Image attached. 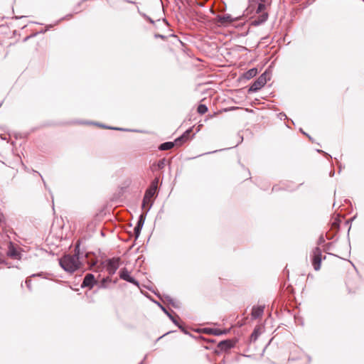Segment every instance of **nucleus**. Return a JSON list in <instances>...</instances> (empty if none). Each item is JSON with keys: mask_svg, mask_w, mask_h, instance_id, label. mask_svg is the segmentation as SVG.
I'll return each mask as SVG.
<instances>
[{"mask_svg": "<svg viewBox=\"0 0 364 364\" xmlns=\"http://www.w3.org/2000/svg\"><path fill=\"white\" fill-rule=\"evenodd\" d=\"M59 264L65 272L73 273L80 267L81 262L72 255H65L59 259Z\"/></svg>", "mask_w": 364, "mask_h": 364, "instance_id": "f257e3e1", "label": "nucleus"}, {"mask_svg": "<svg viewBox=\"0 0 364 364\" xmlns=\"http://www.w3.org/2000/svg\"><path fill=\"white\" fill-rule=\"evenodd\" d=\"M259 335H260V332H259V328H255L250 335V342H255L257 340Z\"/></svg>", "mask_w": 364, "mask_h": 364, "instance_id": "a211bd4d", "label": "nucleus"}, {"mask_svg": "<svg viewBox=\"0 0 364 364\" xmlns=\"http://www.w3.org/2000/svg\"><path fill=\"white\" fill-rule=\"evenodd\" d=\"M334 174H335V172H334V171H333V170H331V171H330V173H329V176H330L331 177H333V176H334Z\"/></svg>", "mask_w": 364, "mask_h": 364, "instance_id": "37998d69", "label": "nucleus"}, {"mask_svg": "<svg viewBox=\"0 0 364 364\" xmlns=\"http://www.w3.org/2000/svg\"><path fill=\"white\" fill-rule=\"evenodd\" d=\"M119 277L120 279L131 283L136 287H139V282L134 279L133 277H132L127 270V268L124 267L120 269L119 271Z\"/></svg>", "mask_w": 364, "mask_h": 364, "instance_id": "0eeeda50", "label": "nucleus"}, {"mask_svg": "<svg viewBox=\"0 0 364 364\" xmlns=\"http://www.w3.org/2000/svg\"><path fill=\"white\" fill-rule=\"evenodd\" d=\"M23 16H21V17H18V16H15V18L18 19V18H23Z\"/></svg>", "mask_w": 364, "mask_h": 364, "instance_id": "4d7b16f0", "label": "nucleus"}, {"mask_svg": "<svg viewBox=\"0 0 364 364\" xmlns=\"http://www.w3.org/2000/svg\"><path fill=\"white\" fill-rule=\"evenodd\" d=\"M1 105V103L0 104V106Z\"/></svg>", "mask_w": 364, "mask_h": 364, "instance_id": "69168bd1", "label": "nucleus"}, {"mask_svg": "<svg viewBox=\"0 0 364 364\" xmlns=\"http://www.w3.org/2000/svg\"><path fill=\"white\" fill-rule=\"evenodd\" d=\"M257 74V69L255 68H251L247 72H245L243 75L244 77L247 80H250Z\"/></svg>", "mask_w": 364, "mask_h": 364, "instance_id": "f3484780", "label": "nucleus"}, {"mask_svg": "<svg viewBox=\"0 0 364 364\" xmlns=\"http://www.w3.org/2000/svg\"><path fill=\"white\" fill-rule=\"evenodd\" d=\"M5 220L4 215L3 213H0V222H4Z\"/></svg>", "mask_w": 364, "mask_h": 364, "instance_id": "58836bf2", "label": "nucleus"}, {"mask_svg": "<svg viewBox=\"0 0 364 364\" xmlns=\"http://www.w3.org/2000/svg\"><path fill=\"white\" fill-rule=\"evenodd\" d=\"M73 15L72 14H68L66 16H65L64 17L61 18L60 19H59L58 21H57L55 23V25H57L61 21H63V20H68L70 19V18H72Z\"/></svg>", "mask_w": 364, "mask_h": 364, "instance_id": "bb28decb", "label": "nucleus"}, {"mask_svg": "<svg viewBox=\"0 0 364 364\" xmlns=\"http://www.w3.org/2000/svg\"><path fill=\"white\" fill-rule=\"evenodd\" d=\"M176 145L174 141H166L161 144L159 146V149L161 151H166L172 149Z\"/></svg>", "mask_w": 364, "mask_h": 364, "instance_id": "dca6fc26", "label": "nucleus"}, {"mask_svg": "<svg viewBox=\"0 0 364 364\" xmlns=\"http://www.w3.org/2000/svg\"><path fill=\"white\" fill-rule=\"evenodd\" d=\"M208 332L215 336H221L223 335V331L219 328H210Z\"/></svg>", "mask_w": 364, "mask_h": 364, "instance_id": "5701e85b", "label": "nucleus"}, {"mask_svg": "<svg viewBox=\"0 0 364 364\" xmlns=\"http://www.w3.org/2000/svg\"><path fill=\"white\" fill-rule=\"evenodd\" d=\"M54 26H55V24L47 25L46 27V30L48 31L50 28H53Z\"/></svg>", "mask_w": 364, "mask_h": 364, "instance_id": "4c0bfd02", "label": "nucleus"}, {"mask_svg": "<svg viewBox=\"0 0 364 364\" xmlns=\"http://www.w3.org/2000/svg\"><path fill=\"white\" fill-rule=\"evenodd\" d=\"M166 165V159H162L158 161L157 166L159 169H162L165 167Z\"/></svg>", "mask_w": 364, "mask_h": 364, "instance_id": "a878e982", "label": "nucleus"}, {"mask_svg": "<svg viewBox=\"0 0 364 364\" xmlns=\"http://www.w3.org/2000/svg\"><path fill=\"white\" fill-rule=\"evenodd\" d=\"M159 183V178H156L151 183L149 188L155 189L157 191Z\"/></svg>", "mask_w": 364, "mask_h": 364, "instance_id": "393cba45", "label": "nucleus"}, {"mask_svg": "<svg viewBox=\"0 0 364 364\" xmlns=\"http://www.w3.org/2000/svg\"><path fill=\"white\" fill-rule=\"evenodd\" d=\"M341 220L336 218L331 223V230L335 231V233L338 231L340 228Z\"/></svg>", "mask_w": 364, "mask_h": 364, "instance_id": "6ab92c4d", "label": "nucleus"}, {"mask_svg": "<svg viewBox=\"0 0 364 364\" xmlns=\"http://www.w3.org/2000/svg\"><path fill=\"white\" fill-rule=\"evenodd\" d=\"M349 223H350L349 220H346V224H348Z\"/></svg>", "mask_w": 364, "mask_h": 364, "instance_id": "e2e57ef3", "label": "nucleus"}, {"mask_svg": "<svg viewBox=\"0 0 364 364\" xmlns=\"http://www.w3.org/2000/svg\"><path fill=\"white\" fill-rule=\"evenodd\" d=\"M274 190H276L275 186H274V187L272 188V191H274Z\"/></svg>", "mask_w": 364, "mask_h": 364, "instance_id": "680f3d73", "label": "nucleus"}, {"mask_svg": "<svg viewBox=\"0 0 364 364\" xmlns=\"http://www.w3.org/2000/svg\"><path fill=\"white\" fill-rule=\"evenodd\" d=\"M80 243L77 242L75 247V252L72 255L73 257H78L80 259Z\"/></svg>", "mask_w": 364, "mask_h": 364, "instance_id": "4be33fe9", "label": "nucleus"}, {"mask_svg": "<svg viewBox=\"0 0 364 364\" xmlns=\"http://www.w3.org/2000/svg\"><path fill=\"white\" fill-rule=\"evenodd\" d=\"M272 73L266 70L249 87L248 92H256L260 90L271 78Z\"/></svg>", "mask_w": 364, "mask_h": 364, "instance_id": "f03ea898", "label": "nucleus"}, {"mask_svg": "<svg viewBox=\"0 0 364 364\" xmlns=\"http://www.w3.org/2000/svg\"><path fill=\"white\" fill-rule=\"evenodd\" d=\"M268 18L267 13H262L260 15H259L255 20L252 21V25L255 26H259L264 23Z\"/></svg>", "mask_w": 364, "mask_h": 364, "instance_id": "4468645a", "label": "nucleus"}, {"mask_svg": "<svg viewBox=\"0 0 364 364\" xmlns=\"http://www.w3.org/2000/svg\"><path fill=\"white\" fill-rule=\"evenodd\" d=\"M216 151H209V152L205 153V154H212V153H215Z\"/></svg>", "mask_w": 364, "mask_h": 364, "instance_id": "8fccbe9b", "label": "nucleus"}, {"mask_svg": "<svg viewBox=\"0 0 364 364\" xmlns=\"http://www.w3.org/2000/svg\"><path fill=\"white\" fill-rule=\"evenodd\" d=\"M162 310V311L170 318V320L175 324L178 325V321L172 316V314L159 301H154Z\"/></svg>", "mask_w": 364, "mask_h": 364, "instance_id": "2eb2a0df", "label": "nucleus"}, {"mask_svg": "<svg viewBox=\"0 0 364 364\" xmlns=\"http://www.w3.org/2000/svg\"><path fill=\"white\" fill-rule=\"evenodd\" d=\"M139 14L145 18L146 19L147 21H149L152 24H155L156 21H154V20H152L149 16H148L146 14H144V13H141L139 12Z\"/></svg>", "mask_w": 364, "mask_h": 364, "instance_id": "cd10ccee", "label": "nucleus"}, {"mask_svg": "<svg viewBox=\"0 0 364 364\" xmlns=\"http://www.w3.org/2000/svg\"><path fill=\"white\" fill-rule=\"evenodd\" d=\"M151 204L148 207V208H146V211H144V213H142L139 217V219H138V221L136 223V226L134 227V236H135V239L136 240L139 235H140V233H141V229L143 228V225L144 224V221H145V219H146V215H147V213L149 211V210L151 209Z\"/></svg>", "mask_w": 364, "mask_h": 364, "instance_id": "20e7f679", "label": "nucleus"}, {"mask_svg": "<svg viewBox=\"0 0 364 364\" xmlns=\"http://www.w3.org/2000/svg\"><path fill=\"white\" fill-rule=\"evenodd\" d=\"M171 305L173 308H178V304H177L175 301H173V304H171Z\"/></svg>", "mask_w": 364, "mask_h": 364, "instance_id": "79ce46f5", "label": "nucleus"}, {"mask_svg": "<svg viewBox=\"0 0 364 364\" xmlns=\"http://www.w3.org/2000/svg\"><path fill=\"white\" fill-rule=\"evenodd\" d=\"M300 131L301 132V133H302L303 134H304V135H306V136H307V135H308V134H306V132H304L302 130V129H300Z\"/></svg>", "mask_w": 364, "mask_h": 364, "instance_id": "09e8293b", "label": "nucleus"}, {"mask_svg": "<svg viewBox=\"0 0 364 364\" xmlns=\"http://www.w3.org/2000/svg\"><path fill=\"white\" fill-rule=\"evenodd\" d=\"M31 36H27L24 38V41H26Z\"/></svg>", "mask_w": 364, "mask_h": 364, "instance_id": "5fc2aeb1", "label": "nucleus"}, {"mask_svg": "<svg viewBox=\"0 0 364 364\" xmlns=\"http://www.w3.org/2000/svg\"><path fill=\"white\" fill-rule=\"evenodd\" d=\"M127 1V2H129V3H131V4H134V1H132V0Z\"/></svg>", "mask_w": 364, "mask_h": 364, "instance_id": "6e6d98bb", "label": "nucleus"}, {"mask_svg": "<svg viewBox=\"0 0 364 364\" xmlns=\"http://www.w3.org/2000/svg\"><path fill=\"white\" fill-rule=\"evenodd\" d=\"M117 282V279H116L115 280H114V284H116Z\"/></svg>", "mask_w": 364, "mask_h": 364, "instance_id": "052dcab7", "label": "nucleus"}, {"mask_svg": "<svg viewBox=\"0 0 364 364\" xmlns=\"http://www.w3.org/2000/svg\"><path fill=\"white\" fill-rule=\"evenodd\" d=\"M0 264H7L6 261L4 259L3 254L0 252Z\"/></svg>", "mask_w": 364, "mask_h": 364, "instance_id": "f704fd0d", "label": "nucleus"}, {"mask_svg": "<svg viewBox=\"0 0 364 364\" xmlns=\"http://www.w3.org/2000/svg\"><path fill=\"white\" fill-rule=\"evenodd\" d=\"M306 136H308L310 140H312V138L309 134Z\"/></svg>", "mask_w": 364, "mask_h": 364, "instance_id": "bf43d9fd", "label": "nucleus"}, {"mask_svg": "<svg viewBox=\"0 0 364 364\" xmlns=\"http://www.w3.org/2000/svg\"><path fill=\"white\" fill-rule=\"evenodd\" d=\"M178 328L183 332L185 334H188V332L187 331V330L185 328L184 326H183L182 325H181L178 322V325H176Z\"/></svg>", "mask_w": 364, "mask_h": 364, "instance_id": "c756f323", "label": "nucleus"}, {"mask_svg": "<svg viewBox=\"0 0 364 364\" xmlns=\"http://www.w3.org/2000/svg\"><path fill=\"white\" fill-rule=\"evenodd\" d=\"M26 284V287L28 289L29 291H31L32 289H31V280L29 279H27L25 282Z\"/></svg>", "mask_w": 364, "mask_h": 364, "instance_id": "7c9ffc66", "label": "nucleus"}, {"mask_svg": "<svg viewBox=\"0 0 364 364\" xmlns=\"http://www.w3.org/2000/svg\"><path fill=\"white\" fill-rule=\"evenodd\" d=\"M306 136H308L310 140H312V138L309 134Z\"/></svg>", "mask_w": 364, "mask_h": 364, "instance_id": "13d9d810", "label": "nucleus"}, {"mask_svg": "<svg viewBox=\"0 0 364 364\" xmlns=\"http://www.w3.org/2000/svg\"><path fill=\"white\" fill-rule=\"evenodd\" d=\"M121 259L120 257H112L107 259L105 261L106 263V269L108 274L112 276L115 274L117 269L120 266Z\"/></svg>", "mask_w": 364, "mask_h": 364, "instance_id": "7ed1b4c3", "label": "nucleus"}, {"mask_svg": "<svg viewBox=\"0 0 364 364\" xmlns=\"http://www.w3.org/2000/svg\"><path fill=\"white\" fill-rule=\"evenodd\" d=\"M7 255L13 259H20L21 253L17 250V249L14 247L13 243L10 242L9 246V250L7 252Z\"/></svg>", "mask_w": 364, "mask_h": 364, "instance_id": "f8f14e48", "label": "nucleus"}, {"mask_svg": "<svg viewBox=\"0 0 364 364\" xmlns=\"http://www.w3.org/2000/svg\"><path fill=\"white\" fill-rule=\"evenodd\" d=\"M341 168H342L341 164H339V171H338L339 173L341 171Z\"/></svg>", "mask_w": 364, "mask_h": 364, "instance_id": "603ef678", "label": "nucleus"}, {"mask_svg": "<svg viewBox=\"0 0 364 364\" xmlns=\"http://www.w3.org/2000/svg\"><path fill=\"white\" fill-rule=\"evenodd\" d=\"M111 282H112V279L110 278V277H105L101 280L99 287L105 289L107 287V283Z\"/></svg>", "mask_w": 364, "mask_h": 364, "instance_id": "412c9836", "label": "nucleus"}, {"mask_svg": "<svg viewBox=\"0 0 364 364\" xmlns=\"http://www.w3.org/2000/svg\"><path fill=\"white\" fill-rule=\"evenodd\" d=\"M324 242H325V240H324L323 237L322 235H321L317 242L318 245H321L323 243H324Z\"/></svg>", "mask_w": 364, "mask_h": 364, "instance_id": "c9c22d12", "label": "nucleus"}, {"mask_svg": "<svg viewBox=\"0 0 364 364\" xmlns=\"http://www.w3.org/2000/svg\"><path fill=\"white\" fill-rule=\"evenodd\" d=\"M197 112L200 114H204L208 112V107L205 105L200 104L198 106Z\"/></svg>", "mask_w": 364, "mask_h": 364, "instance_id": "aec40b11", "label": "nucleus"}, {"mask_svg": "<svg viewBox=\"0 0 364 364\" xmlns=\"http://www.w3.org/2000/svg\"><path fill=\"white\" fill-rule=\"evenodd\" d=\"M154 38H161L163 40H166V36L161 35V34H159V33L154 34Z\"/></svg>", "mask_w": 364, "mask_h": 364, "instance_id": "72a5a7b5", "label": "nucleus"}, {"mask_svg": "<svg viewBox=\"0 0 364 364\" xmlns=\"http://www.w3.org/2000/svg\"><path fill=\"white\" fill-rule=\"evenodd\" d=\"M235 346V342L231 340L227 339L223 340L218 343V348H219L223 351H227L230 348H233Z\"/></svg>", "mask_w": 364, "mask_h": 364, "instance_id": "9b49d317", "label": "nucleus"}, {"mask_svg": "<svg viewBox=\"0 0 364 364\" xmlns=\"http://www.w3.org/2000/svg\"><path fill=\"white\" fill-rule=\"evenodd\" d=\"M95 124L99 126V127H103V128H106V129H115V130H120V131H125L126 129H122V128H117V127H108V126H106V125H104V124H99V123H95Z\"/></svg>", "mask_w": 364, "mask_h": 364, "instance_id": "b1692460", "label": "nucleus"}, {"mask_svg": "<svg viewBox=\"0 0 364 364\" xmlns=\"http://www.w3.org/2000/svg\"><path fill=\"white\" fill-rule=\"evenodd\" d=\"M322 254H321V250L316 247H315L312 251V264L314 266V269L316 271H318L321 268V263L322 260Z\"/></svg>", "mask_w": 364, "mask_h": 364, "instance_id": "39448f33", "label": "nucleus"}, {"mask_svg": "<svg viewBox=\"0 0 364 364\" xmlns=\"http://www.w3.org/2000/svg\"><path fill=\"white\" fill-rule=\"evenodd\" d=\"M166 299L169 304H172L174 301L173 299H172L170 296H166Z\"/></svg>", "mask_w": 364, "mask_h": 364, "instance_id": "e433bc0d", "label": "nucleus"}, {"mask_svg": "<svg viewBox=\"0 0 364 364\" xmlns=\"http://www.w3.org/2000/svg\"><path fill=\"white\" fill-rule=\"evenodd\" d=\"M237 18H233L229 14H225L224 15H218L217 16V21L222 25H227L235 21H237Z\"/></svg>", "mask_w": 364, "mask_h": 364, "instance_id": "1a4fd4ad", "label": "nucleus"}, {"mask_svg": "<svg viewBox=\"0 0 364 364\" xmlns=\"http://www.w3.org/2000/svg\"><path fill=\"white\" fill-rule=\"evenodd\" d=\"M264 8H265L264 4H263L262 3L259 4L257 6V13H258V14L262 13L264 11Z\"/></svg>", "mask_w": 364, "mask_h": 364, "instance_id": "c85d7f7f", "label": "nucleus"}, {"mask_svg": "<svg viewBox=\"0 0 364 364\" xmlns=\"http://www.w3.org/2000/svg\"><path fill=\"white\" fill-rule=\"evenodd\" d=\"M331 243H328V244H327V246H328L327 249H328H328H330V247H329V246H331Z\"/></svg>", "mask_w": 364, "mask_h": 364, "instance_id": "864d4df0", "label": "nucleus"}, {"mask_svg": "<svg viewBox=\"0 0 364 364\" xmlns=\"http://www.w3.org/2000/svg\"><path fill=\"white\" fill-rule=\"evenodd\" d=\"M279 117H280V118H281V119H282V117H285V118H287L286 114H285L284 113H283V112L279 113Z\"/></svg>", "mask_w": 364, "mask_h": 364, "instance_id": "a19ab883", "label": "nucleus"}, {"mask_svg": "<svg viewBox=\"0 0 364 364\" xmlns=\"http://www.w3.org/2000/svg\"><path fill=\"white\" fill-rule=\"evenodd\" d=\"M162 22H163L164 23H165L166 25H168V22H167V21H166V18H164V19H163V21H162Z\"/></svg>", "mask_w": 364, "mask_h": 364, "instance_id": "49530a36", "label": "nucleus"}, {"mask_svg": "<svg viewBox=\"0 0 364 364\" xmlns=\"http://www.w3.org/2000/svg\"><path fill=\"white\" fill-rule=\"evenodd\" d=\"M38 174L41 176V178H43L42 176L40 173H38ZM42 180H43V182L45 188H47V185H46V183L45 182V181L43 180V178H42Z\"/></svg>", "mask_w": 364, "mask_h": 364, "instance_id": "a18cd8bd", "label": "nucleus"}, {"mask_svg": "<svg viewBox=\"0 0 364 364\" xmlns=\"http://www.w3.org/2000/svg\"><path fill=\"white\" fill-rule=\"evenodd\" d=\"M264 306H255L252 309V317L255 319L261 317L263 314Z\"/></svg>", "mask_w": 364, "mask_h": 364, "instance_id": "ddd939ff", "label": "nucleus"}, {"mask_svg": "<svg viewBox=\"0 0 364 364\" xmlns=\"http://www.w3.org/2000/svg\"><path fill=\"white\" fill-rule=\"evenodd\" d=\"M222 331H223V335L227 334L229 332V330H228V329H225V330H222Z\"/></svg>", "mask_w": 364, "mask_h": 364, "instance_id": "c03bdc74", "label": "nucleus"}, {"mask_svg": "<svg viewBox=\"0 0 364 364\" xmlns=\"http://www.w3.org/2000/svg\"><path fill=\"white\" fill-rule=\"evenodd\" d=\"M46 31H46V29H44V30H41L39 33H46Z\"/></svg>", "mask_w": 364, "mask_h": 364, "instance_id": "3c124183", "label": "nucleus"}, {"mask_svg": "<svg viewBox=\"0 0 364 364\" xmlns=\"http://www.w3.org/2000/svg\"><path fill=\"white\" fill-rule=\"evenodd\" d=\"M156 190L149 188L144 194L143 200H142V205L141 207L143 209L147 208L152 203V198L156 196Z\"/></svg>", "mask_w": 364, "mask_h": 364, "instance_id": "423d86ee", "label": "nucleus"}, {"mask_svg": "<svg viewBox=\"0 0 364 364\" xmlns=\"http://www.w3.org/2000/svg\"><path fill=\"white\" fill-rule=\"evenodd\" d=\"M193 132V128L191 127L188 129L183 134L180 136L177 137L175 139V143L176 146H181L186 141H187L190 138V134Z\"/></svg>", "mask_w": 364, "mask_h": 364, "instance_id": "9d476101", "label": "nucleus"}, {"mask_svg": "<svg viewBox=\"0 0 364 364\" xmlns=\"http://www.w3.org/2000/svg\"><path fill=\"white\" fill-rule=\"evenodd\" d=\"M316 151L318 152V153H322L326 157H328L329 159H332V156L330 154H328V153L323 151V150L317 149Z\"/></svg>", "mask_w": 364, "mask_h": 364, "instance_id": "2f4dec72", "label": "nucleus"}, {"mask_svg": "<svg viewBox=\"0 0 364 364\" xmlns=\"http://www.w3.org/2000/svg\"><path fill=\"white\" fill-rule=\"evenodd\" d=\"M197 1V4L200 6V7H203L205 2L208 1V0H196Z\"/></svg>", "mask_w": 364, "mask_h": 364, "instance_id": "473e14b6", "label": "nucleus"}, {"mask_svg": "<svg viewBox=\"0 0 364 364\" xmlns=\"http://www.w3.org/2000/svg\"><path fill=\"white\" fill-rule=\"evenodd\" d=\"M333 235H330V233H329V232H327V233H326V237H327V239H328V240H331V239H332V238H333Z\"/></svg>", "mask_w": 364, "mask_h": 364, "instance_id": "ea45409f", "label": "nucleus"}, {"mask_svg": "<svg viewBox=\"0 0 364 364\" xmlns=\"http://www.w3.org/2000/svg\"><path fill=\"white\" fill-rule=\"evenodd\" d=\"M96 283H97V280H96L94 274L89 273L85 276L83 281L81 284V287L82 288L87 287L90 289H91L95 286V284Z\"/></svg>", "mask_w": 364, "mask_h": 364, "instance_id": "6e6552de", "label": "nucleus"}, {"mask_svg": "<svg viewBox=\"0 0 364 364\" xmlns=\"http://www.w3.org/2000/svg\"><path fill=\"white\" fill-rule=\"evenodd\" d=\"M300 131L301 132V133H302L303 134H304V135H306V136H307V135H308V134H306V132H304L302 130V129H300Z\"/></svg>", "mask_w": 364, "mask_h": 364, "instance_id": "de8ad7c7", "label": "nucleus"}, {"mask_svg": "<svg viewBox=\"0 0 364 364\" xmlns=\"http://www.w3.org/2000/svg\"><path fill=\"white\" fill-rule=\"evenodd\" d=\"M139 364H143V361L140 362Z\"/></svg>", "mask_w": 364, "mask_h": 364, "instance_id": "0e129e2a", "label": "nucleus"}]
</instances>
